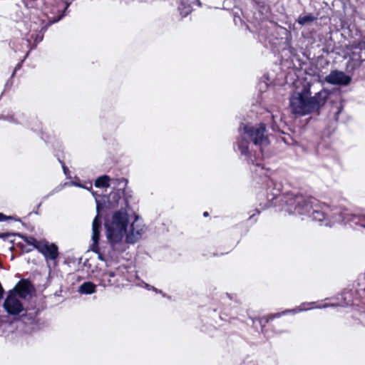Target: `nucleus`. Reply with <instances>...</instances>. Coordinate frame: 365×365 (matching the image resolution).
Here are the masks:
<instances>
[{
	"instance_id": "0eeeda50",
	"label": "nucleus",
	"mask_w": 365,
	"mask_h": 365,
	"mask_svg": "<svg viewBox=\"0 0 365 365\" xmlns=\"http://www.w3.org/2000/svg\"><path fill=\"white\" fill-rule=\"evenodd\" d=\"M97 215L93 221L92 225V240L93 245L91 250L98 254V257L102 261L108 262L106 255L98 250V242L100 237V230L101 227V221L99 218V212L103 209V205L98 198H96Z\"/></svg>"
},
{
	"instance_id": "423d86ee",
	"label": "nucleus",
	"mask_w": 365,
	"mask_h": 365,
	"mask_svg": "<svg viewBox=\"0 0 365 365\" xmlns=\"http://www.w3.org/2000/svg\"><path fill=\"white\" fill-rule=\"evenodd\" d=\"M4 309L11 316L20 315L21 317H28L29 319L34 320L38 314V310L28 312V309L24 307L23 304L17 297L16 292H9L3 304Z\"/></svg>"
},
{
	"instance_id": "2f4dec72",
	"label": "nucleus",
	"mask_w": 365,
	"mask_h": 365,
	"mask_svg": "<svg viewBox=\"0 0 365 365\" xmlns=\"http://www.w3.org/2000/svg\"><path fill=\"white\" fill-rule=\"evenodd\" d=\"M83 188H85V189H87V190H89L90 188L92 187V184H90V187H88V186H83L82 187Z\"/></svg>"
},
{
	"instance_id": "393cba45",
	"label": "nucleus",
	"mask_w": 365,
	"mask_h": 365,
	"mask_svg": "<svg viewBox=\"0 0 365 365\" xmlns=\"http://www.w3.org/2000/svg\"><path fill=\"white\" fill-rule=\"evenodd\" d=\"M61 187H56L55 189H53L51 192H49L47 195L44 196L43 197V200H46L47 199L48 197L53 195L54 193L58 192L59 190H61Z\"/></svg>"
},
{
	"instance_id": "f3484780",
	"label": "nucleus",
	"mask_w": 365,
	"mask_h": 365,
	"mask_svg": "<svg viewBox=\"0 0 365 365\" xmlns=\"http://www.w3.org/2000/svg\"><path fill=\"white\" fill-rule=\"evenodd\" d=\"M0 118L14 124H21L24 123L25 117L23 113L10 112L6 115H2Z\"/></svg>"
},
{
	"instance_id": "20e7f679",
	"label": "nucleus",
	"mask_w": 365,
	"mask_h": 365,
	"mask_svg": "<svg viewBox=\"0 0 365 365\" xmlns=\"http://www.w3.org/2000/svg\"><path fill=\"white\" fill-rule=\"evenodd\" d=\"M329 93L324 89L312 96L309 86L304 87L301 91L294 93L289 99L292 113L299 115H306L318 113L324 106Z\"/></svg>"
},
{
	"instance_id": "c756f323",
	"label": "nucleus",
	"mask_w": 365,
	"mask_h": 365,
	"mask_svg": "<svg viewBox=\"0 0 365 365\" xmlns=\"http://www.w3.org/2000/svg\"><path fill=\"white\" fill-rule=\"evenodd\" d=\"M145 287L148 289H153L154 290L155 292H161V291H158V289L153 287H151L150 285L148 284H145Z\"/></svg>"
},
{
	"instance_id": "4468645a",
	"label": "nucleus",
	"mask_w": 365,
	"mask_h": 365,
	"mask_svg": "<svg viewBox=\"0 0 365 365\" xmlns=\"http://www.w3.org/2000/svg\"><path fill=\"white\" fill-rule=\"evenodd\" d=\"M178 5V10L182 17L187 16L192 9V6H201L200 0H175Z\"/></svg>"
},
{
	"instance_id": "72a5a7b5",
	"label": "nucleus",
	"mask_w": 365,
	"mask_h": 365,
	"mask_svg": "<svg viewBox=\"0 0 365 365\" xmlns=\"http://www.w3.org/2000/svg\"><path fill=\"white\" fill-rule=\"evenodd\" d=\"M203 215H204L205 217H207V216L208 215V212H205L203 213Z\"/></svg>"
},
{
	"instance_id": "f8f14e48",
	"label": "nucleus",
	"mask_w": 365,
	"mask_h": 365,
	"mask_svg": "<svg viewBox=\"0 0 365 365\" xmlns=\"http://www.w3.org/2000/svg\"><path fill=\"white\" fill-rule=\"evenodd\" d=\"M351 81V76L338 70L331 71L325 77V81L331 85L347 86L350 83Z\"/></svg>"
},
{
	"instance_id": "412c9836",
	"label": "nucleus",
	"mask_w": 365,
	"mask_h": 365,
	"mask_svg": "<svg viewBox=\"0 0 365 365\" xmlns=\"http://www.w3.org/2000/svg\"><path fill=\"white\" fill-rule=\"evenodd\" d=\"M272 123H271V128L274 131H279V127L280 124L282 121V116L279 111H277L276 113H272Z\"/></svg>"
},
{
	"instance_id": "aec40b11",
	"label": "nucleus",
	"mask_w": 365,
	"mask_h": 365,
	"mask_svg": "<svg viewBox=\"0 0 365 365\" xmlns=\"http://www.w3.org/2000/svg\"><path fill=\"white\" fill-rule=\"evenodd\" d=\"M22 238H23L24 241L26 243L27 245H29V246L32 247V248H26V247L24 248V247H23L22 248L23 251H24L26 252H29L33 249H36L37 250V246L39 244H41V242H42L36 240V239H35L34 237H31V236H29V237L22 236Z\"/></svg>"
},
{
	"instance_id": "6e6552de",
	"label": "nucleus",
	"mask_w": 365,
	"mask_h": 365,
	"mask_svg": "<svg viewBox=\"0 0 365 365\" xmlns=\"http://www.w3.org/2000/svg\"><path fill=\"white\" fill-rule=\"evenodd\" d=\"M350 58L347 63V71H354L365 61V38L353 44Z\"/></svg>"
},
{
	"instance_id": "39448f33",
	"label": "nucleus",
	"mask_w": 365,
	"mask_h": 365,
	"mask_svg": "<svg viewBox=\"0 0 365 365\" xmlns=\"http://www.w3.org/2000/svg\"><path fill=\"white\" fill-rule=\"evenodd\" d=\"M49 24H46L45 21L41 20L31 22L29 25V30L26 36V46L29 47V49L26 52L24 58L16 66L11 77H13L15 75V73L21 68L22 63L29 56V52L36 48L37 45L43 41L44 34Z\"/></svg>"
},
{
	"instance_id": "9d476101",
	"label": "nucleus",
	"mask_w": 365,
	"mask_h": 365,
	"mask_svg": "<svg viewBox=\"0 0 365 365\" xmlns=\"http://www.w3.org/2000/svg\"><path fill=\"white\" fill-rule=\"evenodd\" d=\"M37 250L44 256L48 267H50V262H53V266L56 265V261L58 257V249L55 244L42 242L37 246Z\"/></svg>"
},
{
	"instance_id": "a211bd4d",
	"label": "nucleus",
	"mask_w": 365,
	"mask_h": 365,
	"mask_svg": "<svg viewBox=\"0 0 365 365\" xmlns=\"http://www.w3.org/2000/svg\"><path fill=\"white\" fill-rule=\"evenodd\" d=\"M11 292H16L18 298L25 299L31 292V284L29 282H24Z\"/></svg>"
},
{
	"instance_id": "bb28decb",
	"label": "nucleus",
	"mask_w": 365,
	"mask_h": 365,
	"mask_svg": "<svg viewBox=\"0 0 365 365\" xmlns=\"http://www.w3.org/2000/svg\"><path fill=\"white\" fill-rule=\"evenodd\" d=\"M279 193H280V187H279L277 189H274V192L272 194V200L277 198V196L279 195Z\"/></svg>"
},
{
	"instance_id": "6ab92c4d",
	"label": "nucleus",
	"mask_w": 365,
	"mask_h": 365,
	"mask_svg": "<svg viewBox=\"0 0 365 365\" xmlns=\"http://www.w3.org/2000/svg\"><path fill=\"white\" fill-rule=\"evenodd\" d=\"M96 292V285L91 282H84L78 289L81 294H92Z\"/></svg>"
},
{
	"instance_id": "473e14b6",
	"label": "nucleus",
	"mask_w": 365,
	"mask_h": 365,
	"mask_svg": "<svg viewBox=\"0 0 365 365\" xmlns=\"http://www.w3.org/2000/svg\"><path fill=\"white\" fill-rule=\"evenodd\" d=\"M61 19V16H59L56 20L53 21H52V23H53V22H56V21H59Z\"/></svg>"
},
{
	"instance_id": "ddd939ff",
	"label": "nucleus",
	"mask_w": 365,
	"mask_h": 365,
	"mask_svg": "<svg viewBox=\"0 0 365 365\" xmlns=\"http://www.w3.org/2000/svg\"><path fill=\"white\" fill-rule=\"evenodd\" d=\"M125 271L126 267L120 266L116 269L115 271L103 273L101 279V285L103 287H107L115 284V282L113 281L112 278L115 277L117 275L123 274Z\"/></svg>"
},
{
	"instance_id": "7c9ffc66",
	"label": "nucleus",
	"mask_w": 365,
	"mask_h": 365,
	"mask_svg": "<svg viewBox=\"0 0 365 365\" xmlns=\"http://www.w3.org/2000/svg\"><path fill=\"white\" fill-rule=\"evenodd\" d=\"M71 185H74V186H76V187H83V185L81 184L80 182H70Z\"/></svg>"
},
{
	"instance_id": "a878e982",
	"label": "nucleus",
	"mask_w": 365,
	"mask_h": 365,
	"mask_svg": "<svg viewBox=\"0 0 365 365\" xmlns=\"http://www.w3.org/2000/svg\"><path fill=\"white\" fill-rule=\"evenodd\" d=\"M11 219H12V217L6 216L4 214L0 212V222L6 221Z\"/></svg>"
},
{
	"instance_id": "2eb2a0df",
	"label": "nucleus",
	"mask_w": 365,
	"mask_h": 365,
	"mask_svg": "<svg viewBox=\"0 0 365 365\" xmlns=\"http://www.w3.org/2000/svg\"><path fill=\"white\" fill-rule=\"evenodd\" d=\"M334 306H335V304H327V303L322 304V303H318L317 302H310V303H303L300 305L299 309L288 310L286 312H292L296 313L297 312L310 310L313 308L324 309V308H327L329 307H334Z\"/></svg>"
},
{
	"instance_id": "9b49d317",
	"label": "nucleus",
	"mask_w": 365,
	"mask_h": 365,
	"mask_svg": "<svg viewBox=\"0 0 365 365\" xmlns=\"http://www.w3.org/2000/svg\"><path fill=\"white\" fill-rule=\"evenodd\" d=\"M127 180L125 178H113L108 175H104L98 177L95 181V186L96 187L105 188L108 187L110 185H118L120 186L119 188H123L125 190H128L126 189L127 185Z\"/></svg>"
},
{
	"instance_id": "5701e85b",
	"label": "nucleus",
	"mask_w": 365,
	"mask_h": 365,
	"mask_svg": "<svg viewBox=\"0 0 365 365\" xmlns=\"http://www.w3.org/2000/svg\"><path fill=\"white\" fill-rule=\"evenodd\" d=\"M283 135L284 136L282 137V140L283 141L286 143V144H291L292 142H290L289 140H292V138L290 137L289 135L288 134H285L284 133H283Z\"/></svg>"
},
{
	"instance_id": "c85d7f7f",
	"label": "nucleus",
	"mask_w": 365,
	"mask_h": 365,
	"mask_svg": "<svg viewBox=\"0 0 365 365\" xmlns=\"http://www.w3.org/2000/svg\"><path fill=\"white\" fill-rule=\"evenodd\" d=\"M60 163L62 165V168L63 170L64 173L66 175L67 172H68V168L65 165L64 163L59 160Z\"/></svg>"
},
{
	"instance_id": "dca6fc26",
	"label": "nucleus",
	"mask_w": 365,
	"mask_h": 365,
	"mask_svg": "<svg viewBox=\"0 0 365 365\" xmlns=\"http://www.w3.org/2000/svg\"><path fill=\"white\" fill-rule=\"evenodd\" d=\"M281 315V313H277L274 315H269L267 317L252 319V326L257 331H260L264 332V327L269 322V321L273 319L275 317H279Z\"/></svg>"
},
{
	"instance_id": "f03ea898",
	"label": "nucleus",
	"mask_w": 365,
	"mask_h": 365,
	"mask_svg": "<svg viewBox=\"0 0 365 365\" xmlns=\"http://www.w3.org/2000/svg\"><path fill=\"white\" fill-rule=\"evenodd\" d=\"M132 201V192L125 190L123 188L115 189L108 196V202L110 206L120 207V210L113 214L111 220L105 223L106 236L112 249V251L109 252L108 255L110 259L118 260V255L127 249L123 238L128 227V211L131 210Z\"/></svg>"
},
{
	"instance_id": "7ed1b4c3",
	"label": "nucleus",
	"mask_w": 365,
	"mask_h": 365,
	"mask_svg": "<svg viewBox=\"0 0 365 365\" xmlns=\"http://www.w3.org/2000/svg\"><path fill=\"white\" fill-rule=\"evenodd\" d=\"M238 131L239 137L234 146L235 150L239 151L241 158L247 163L262 168L264 149L269 143L265 125L241 123Z\"/></svg>"
},
{
	"instance_id": "f257e3e1",
	"label": "nucleus",
	"mask_w": 365,
	"mask_h": 365,
	"mask_svg": "<svg viewBox=\"0 0 365 365\" xmlns=\"http://www.w3.org/2000/svg\"><path fill=\"white\" fill-rule=\"evenodd\" d=\"M284 202V210L289 214L299 215L302 220L310 218L321 226L332 227L336 223L353 222L365 228V215L352 214L341 207L319 204L317 199L299 192L286 193Z\"/></svg>"
},
{
	"instance_id": "cd10ccee",
	"label": "nucleus",
	"mask_w": 365,
	"mask_h": 365,
	"mask_svg": "<svg viewBox=\"0 0 365 365\" xmlns=\"http://www.w3.org/2000/svg\"><path fill=\"white\" fill-rule=\"evenodd\" d=\"M260 212L258 210H255V213L252 214L250 217V220H254V222H256V219H255V217L256 215H259Z\"/></svg>"
},
{
	"instance_id": "b1692460",
	"label": "nucleus",
	"mask_w": 365,
	"mask_h": 365,
	"mask_svg": "<svg viewBox=\"0 0 365 365\" xmlns=\"http://www.w3.org/2000/svg\"><path fill=\"white\" fill-rule=\"evenodd\" d=\"M260 8L264 9L266 0H253Z\"/></svg>"
},
{
	"instance_id": "4be33fe9",
	"label": "nucleus",
	"mask_w": 365,
	"mask_h": 365,
	"mask_svg": "<svg viewBox=\"0 0 365 365\" xmlns=\"http://www.w3.org/2000/svg\"><path fill=\"white\" fill-rule=\"evenodd\" d=\"M315 20V17L312 14H308L303 16H299L297 22L302 25L304 26L308 23H311Z\"/></svg>"
},
{
	"instance_id": "1a4fd4ad",
	"label": "nucleus",
	"mask_w": 365,
	"mask_h": 365,
	"mask_svg": "<svg viewBox=\"0 0 365 365\" xmlns=\"http://www.w3.org/2000/svg\"><path fill=\"white\" fill-rule=\"evenodd\" d=\"M138 220V217L135 216V220L130 224L129 230L127 229L125 235V242H123L125 245L136 243L145 232V226Z\"/></svg>"
}]
</instances>
